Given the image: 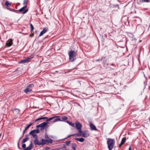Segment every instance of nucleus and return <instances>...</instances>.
I'll return each mask as SVG.
<instances>
[{
  "instance_id": "ea45409f",
  "label": "nucleus",
  "mask_w": 150,
  "mask_h": 150,
  "mask_svg": "<svg viewBox=\"0 0 150 150\" xmlns=\"http://www.w3.org/2000/svg\"><path fill=\"white\" fill-rule=\"evenodd\" d=\"M123 144H122V143L121 142L120 144L119 145V147H120Z\"/></svg>"
},
{
  "instance_id": "aec40b11",
  "label": "nucleus",
  "mask_w": 150,
  "mask_h": 150,
  "mask_svg": "<svg viewBox=\"0 0 150 150\" xmlns=\"http://www.w3.org/2000/svg\"><path fill=\"white\" fill-rule=\"evenodd\" d=\"M90 127H91V129L92 130H97L96 127L93 124H91Z\"/></svg>"
},
{
  "instance_id": "6ab92c4d",
  "label": "nucleus",
  "mask_w": 150,
  "mask_h": 150,
  "mask_svg": "<svg viewBox=\"0 0 150 150\" xmlns=\"http://www.w3.org/2000/svg\"><path fill=\"white\" fill-rule=\"evenodd\" d=\"M31 131L35 134H38L40 132V131L39 129V128H37V129L33 130H32Z\"/></svg>"
},
{
  "instance_id": "393cba45",
  "label": "nucleus",
  "mask_w": 150,
  "mask_h": 150,
  "mask_svg": "<svg viewBox=\"0 0 150 150\" xmlns=\"http://www.w3.org/2000/svg\"><path fill=\"white\" fill-rule=\"evenodd\" d=\"M28 0H24V2L23 3V5L24 6H26V7L27 6L28 4Z\"/></svg>"
},
{
  "instance_id": "a19ab883",
  "label": "nucleus",
  "mask_w": 150,
  "mask_h": 150,
  "mask_svg": "<svg viewBox=\"0 0 150 150\" xmlns=\"http://www.w3.org/2000/svg\"><path fill=\"white\" fill-rule=\"evenodd\" d=\"M132 147L131 146H129V150H132Z\"/></svg>"
},
{
  "instance_id": "9b49d317",
  "label": "nucleus",
  "mask_w": 150,
  "mask_h": 150,
  "mask_svg": "<svg viewBox=\"0 0 150 150\" xmlns=\"http://www.w3.org/2000/svg\"><path fill=\"white\" fill-rule=\"evenodd\" d=\"M33 142L35 145H41L40 142L38 141V137L35 139L33 140Z\"/></svg>"
},
{
  "instance_id": "58836bf2",
  "label": "nucleus",
  "mask_w": 150,
  "mask_h": 150,
  "mask_svg": "<svg viewBox=\"0 0 150 150\" xmlns=\"http://www.w3.org/2000/svg\"><path fill=\"white\" fill-rule=\"evenodd\" d=\"M71 136H72V134L69 135L66 138H68L70 137Z\"/></svg>"
},
{
  "instance_id": "7c9ffc66",
  "label": "nucleus",
  "mask_w": 150,
  "mask_h": 150,
  "mask_svg": "<svg viewBox=\"0 0 150 150\" xmlns=\"http://www.w3.org/2000/svg\"><path fill=\"white\" fill-rule=\"evenodd\" d=\"M33 124V123H30L29 125H27L26 127H25V130H26L28 129Z\"/></svg>"
},
{
  "instance_id": "4be33fe9",
  "label": "nucleus",
  "mask_w": 150,
  "mask_h": 150,
  "mask_svg": "<svg viewBox=\"0 0 150 150\" xmlns=\"http://www.w3.org/2000/svg\"><path fill=\"white\" fill-rule=\"evenodd\" d=\"M12 40H11L10 41H8L7 42L6 44L8 46H11L12 44Z\"/></svg>"
},
{
  "instance_id": "f3484780",
  "label": "nucleus",
  "mask_w": 150,
  "mask_h": 150,
  "mask_svg": "<svg viewBox=\"0 0 150 150\" xmlns=\"http://www.w3.org/2000/svg\"><path fill=\"white\" fill-rule=\"evenodd\" d=\"M76 147L77 145L75 143H73L71 144V148L73 150H76Z\"/></svg>"
},
{
  "instance_id": "dca6fc26",
  "label": "nucleus",
  "mask_w": 150,
  "mask_h": 150,
  "mask_svg": "<svg viewBox=\"0 0 150 150\" xmlns=\"http://www.w3.org/2000/svg\"><path fill=\"white\" fill-rule=\"evenodd\" d=\"M28 135H25V139H24L22 141V143H23L27 142V141H28L29 139V138L28 137Z\"/></svg>"
},
{
  "instance_id": "c85d7f7f",
  "label": "nucleus",
  "mask_w": 150,
  "mask_h": 150,
  "mask_svg": "<svg viewBox=\"0 0 150 150\" xmlns=\"http://www.w3.org/2000/svg\"><path fill=\"white\" fill-rule=\"evenodd\" d=\"M67 117L65 116H63L61 117V119L63 120H67Z\"/></svg>"
},
{
  "instance_id": "c03bdc74",
  "label": "nucleus",
  "mask_w": 150,
  "mask_h": 150,
  "mask_svg": "<svg viewBox=\"0 0 150 150\" xmlns=\"http://www.w3.org/2000/svg\"><path fill=\"white\" fill-rule=\"evenodd\" d=\"M114 64H110V65H114Z\"/></svg>"
},
{
  "instance_id": "2eb2a0df",
  "label": "nucleus",
  "mask_w": 150,
  "mask_h": 150,
  "mask_svg": "<svg viewBox=\"0 0 150 150\" xmlns=\"http://www.w3.org/2000/svg\"><path fill=\"white\" fill-rule=\"evenodd\" d=\"M75 139L77 141H78L80 142H83L85 140L83 138H75Z\"/></svg>"
},
{
  "instance_id": "a211bd4d",
  "label": "nucleus",
  "mask_w": 150,
  "mask_h": 150,
  "mask_svg": "<svg viewBox=\"0 0 150 150\" xmlns=\"http://www.w3.org/2000/svg\"><path fill=\"white\" fill-rule=\"evenodd\" d=\"M42 142H40L41 145H43L45 144H46L47 142V140L44 139H42Z\"/></svg>"
},
{
  "instance_id": "5701e85b",
  "label": "nucleus",
  "mask_w": 150,
  "mask_h": 150,
  "mask_svg": "<svg viewBox=\"0 0 150 150\" xmlns=\"http://www.w3.org/2000/svg\"><path fill=\"white\" fill-rule=\"evenodd\" d=\"M46 140H47V142L48 143H52V139L50 138H49H49L46 139Z\"/></svg>"
},
{
  "instance_id": "7ed1b4c3",
  "label": "nucleus",
  "mask_w": 150,
  "mask_h": 150,
  "mask_svg": "<svg viewBox=\"0 0 150 150\" xmlns=\"http://www.w3.org/2000/svg\"><path fill=\"white\" fill-rule=\"evenodd\" d=\"M48 124L47 122L45 121L37 125L36 127L38 128L40 127V130L42 132H43L45 129H47L48 127H46Z\"/></svg>"
},
{
  "instance_id": "49530a36",
  "label": "nucleus",
  "mask_w": 150,
  "mask_h": 150,
  "mask_svg": "<svg viewBox=\"0 0 150 150\" xmlns=\"http://www.w3.org/2000/svg\"><path fill=\"white\" fill-rule=\"evenodd\" d=\"M1 134H0V137H1Z\"/></svg>"
},
{
  "instance_id": "4c0bfd02",
  "label": "nucleus",
  "mask_w": 150,
  "mask_h": 150,
  "mask_svg": "<svg viewBox=\"0 0 150 150\" xmlns=\"http://www.w3.org/2000/svg\"><path fill=\"white\" fill-rule=\"evenodd\" d=\"M26 130H25V129L23 131V136H24V135L25 132V131Z\"/></svg>"
},
{
  "instance_id": "f704fd0d",
  "label": "nucleus",
  "mask_w": 150,
  "mask_h": 150,
  "mask_svg": "<svg viewBox=\"0 0 150 150\" xmlns=\"http://www.w3.org/2000/svg\"><path fill=\"white\" fill-rule=\"evenodd\" d=\"M22 147L24 150V149L26 148V144H23L22 145Z\"/></svg>"
},
{
  "instance_id": "79ce46f5",
  "label": "nucleus",
  "mask_w": 150,
  "mask_h": 150,
  "mask_svg": "<svg viewBox=\"0 0 150 150\" xmlns=\"http://www.w3.org/2000/svg\"><path fill=\"white\" fill-rule=\"evenodd\" d=\"M144 76L145 78L146 79V77L145 76V74H144Z\"/></svg>"
},
{
  "instance_id": "b1692460",
  "label": "nucleus",
  "mask_w": 150,
  "mask_h": 150,
  "mask_svg": "<svg viewBox=\"0 0 150 150\" xmlns=\"http://www.w3.org/2000/svg\"><path fill=\"white\" fill-rule=\"evenodd\" d=\"M67 122L70 125L73 127L75 126V124L74 123H72L71 122L67 121Z\"/></svg>"
},
{
  "instance_id": "f03ea898",
  "label": "nucleus",
  "mask_w": 150,
  "mask_h": 150,
  "mask_svg": "<svg viewBox=\"0 0 150 150\" xmlns=\"http://www.w3.org/2000/svg\"><path fill=\"white\" fill-rule=\"evenodd\" d=\"M68 54L70 60L71 62H73L76 59V56L77 53L75 51L71 50L69 52Z\"/></svg>"
},
{
  "instance_id": "ddd939ff",
  "label": "nucleus",
  "mask_w": 150,
  "mask_h": 150,
  "mask_svg": "<svg viewBox=\"0 0 150 150\" xmlns=\"http://www.w3.org/2000/svg\"><path fill=\"white\" fill-rule=\"evenodd\" d=\"M47 119V117H44L42 116H41V117L37 119H36L35 121L34 122H36L40 120H44Z\"/></svg>"
},
{
  "instance_id": "473e14b6",
  "label": "nucleus",
  "mask_w": 150,
  "mask_h": 150,
  "mask_svg": "<svg viewBox=\"0 0 150 150\" xmlns=\"http://www.w3.org/2000/svg\"><path fill=\"white\" fill-rule=\"evenodd\" d=\"M30 27L31 28V31H32L34 30V27L33 25L31 23L30 24Z\"/></svg>"
},
{
  "instance_id": "c756f323",
  "label": "nucleus",
  "mask_w": 150,
  "mask_h": 150,
  "mask_svg": "<svg viewBox=\"0 0 150 150\" xmlns=\"http://www.w3.org/2000/svg\"><path fill=\"white\" fill-rule=\"evenodd\" d=\"M5 4L7 6H9L11 5L8 1H6Z\"/></svg>"
},
{
  "instance_id": "f257e3e1",
  "label": "nucleus",
  "mask_w": 150,
  "mask_h": 150,
  "mask_svg": "<svg viewBox=\"0 0 150 150\" xmlns=\"http://www.w3.org/2000/svg\"><path fill=\"white\" fill-rule=\"evenodd\" d=\"M107 139L108 149L109 150H112L115 144V140L114 139L110 138H108Z\"/></svg>"
},
{
  "instance_id": "c9c22d12",
  "label": "nucleus",
  "mask_w": 150,
  "mask_h": 150,
  "mask_svg": "<svg viewBox=\"0 0 150 150\" xmlns=\"http://www.w3.org/2000/svg\"><path fill=\"white\" fill-rule=\"evenodd\" d=\"M144 86L145 87L144 88H145V87H146V86L147 85V82H146V81H144Z\"/></svg>"
},
{
  "instance_id": "cd10ccee",
  "label": "nucleus",
  "mask_w": 150,
  "mask_h": 150,
  "mask_svg": "<svg viewBox=\"0 0 150 150\" xmlns=\"http://www.w3.org/2000/svg\"><path fill=\"white\" fill-rule=\"evenodd\" d=\"M57 121H62V120H61L60 119V118H55L54 119V121H53V122H57Z\"/></svg>"
},
{
  "instance_id": "412c9836",
  "label": "nucleus",
  "mask_w": 150,
  "mask_h": 150,
  "mask_svg": "<svg viewBox=\"0 0 150 150\" xmlns=\"http://www.w3.org/2000/svg\"><path fill=\"white\" fill-rule=\"evenodd\" d=\"M58 117L59 116H55V117H50L49 119H47L46 121L47 122V123L48 124L49 121L51 120H52L54 118L56 117Z\"/></svg>"
},
{
  "instance_id": "72a5a7b5",
  "label": "nucleus",
  "mask_w": 150,
  "mask_h": 150,
  "mask_svg": "<svg viewBox=\"0 0 150 150\" xmlns=\"http://www.w3.org/2000/svg\"><path fill=\"white\" fill-rule=\"evenodd\" d=\"M45 138L46 139H47L48 138H49L46 132L45 133Z\"/></svg>"
},
{
  "instance_id": "20e7f679",
  "label": "nucleus",
  "mask_w": 150,
  "mask_h": 150,
  "mask_svg": "<svg viewBox=\"0 0 150 150\" xmlns=\"http://www.w3.org/2000/svg\"><path fill=\"white\" fill-rule=\"evenodd\" d=\"M34 87L33 84H31L27 86L26 88L24 90V92L28 94L29 92H30L33 87Z\"/></svg>"
},
{
  "instance_id": "9d476101",
  "label": "nucleus",
  "mask_w": 150,
  "mask_h": 150,
  "mask_svg": "<svg viewBox=\"0 0 150 150\" xmlns=\"http://www.w3.org/2000/svg\"><path fill=\"white\" fill-rule=\"evenodd\" d=\"M30 58H27L25 59H23L19 63H25L29 62L30 61Z\"/></svg>"
},
{
  "instance_id": "4468645a",
  "label": "nucleus",
  "mask_w": 150,
  "mask_h": 150,
  "mask_svg": "<svg viewBox=\"0 0 150 150\" xmlns=\"http://www.w3.org/2000/svg\"><path fill=\"white\" fill-rule=\"evenodd\" d=\"M29 134L30 135H32L33 136V138H34V139L38 137V136L36 134L34 133L31 131L29 133Z\"/></svg>"
},
{
  "instance_id": "f8f14e48",
  "label": "nucleus",
  "mask_w": 150,
  "mask_h": 150,
  "mask_svg": "<svg viewBox=\"0 0 150 150\" xmlns=\"http://www.w3.org/2000/svg\"><path fill=\"white\" fill-rule=\"evenodd\" d=\"M33 147V144L32 142H31L29 146L26 148L24 150H30Z\"/></svg>"
},
{
  "instance_id": "bb28decb",
  "label": "nucleus",
  "mask_w": 150,
  "mask_h": 150,
  "mask_svg": "<svg viewBox=\"0 0 150 150\" xmlns=\"http://www.w3.org/2000/svg\"><path fill=\"white\" fill-rule=\"evenodd\" d=\"M72 136H78L81 137V133H76L72 134Z\"/></svg>"
},
{
  "instance_id": "a878e982",
  "label": "nucleus",
  "mask_w": 150,
  "mask_h": 150,
  "mask_svg": "<svg viewBox=\"0 0 150 150\" xmlns=\"http://www.w3.org/2000/svg\"><path fill=\"white\" fill-rule=\"evenodd\" d=\"M126 137H123L121 141V143H122V144H124L125 142L126 141Z\"/></svg>"
},
{
  "instance_id": "0eeeda50",
  "label": "nucleus",
  "mask_w": 150,
  "mask_h": 150,
  "mask_svg": "<svg viewBox=\"0 0 150 150\" xmlns=\"http://www.w3.org/2000/svg\"><path fill=\"white\" fill-rule=\"evenodd\" d=\"M26 7H26V6H24V7L19 9L18 11L21 12H23V13L24 14L26 13L28 11V9H25Z\"/></svg>"
},
{
  "instance_id": "37998d69",
  "label": "nucleus",
  "mask_w": 150,
  "mask_h": 150,
  "mask_svg": "<svg viewBox=\"0 0 150 150\" xmlns=\"http://www.w3.org/2000/svg\"><path fill=\"white\" fill-rule=\"evenodd\" d=\"M23 134L22 135V137L20 138V139L22 138L23 137Z\"/></svg>"
},
{
  "instance_id": "1a4fd4ad",
  "label": "nucleus",
  "mask_w": 150,
  "mask_h": 150,
  "mask_svg": "<svg viewBox=\"0 0 150 150\" xmlns=\"http://www.w3.org/2000/svg\"><path fill=\"white\" fill-rule=\"evenodd\" d=\"M144 2H150V0H139L137 1V3L139 5H141L142 3Z\"/></svg>"
},
{
  "instance_id": "a18cd8bd",
  "label": "nucleus",
  "mask_w": 150,
  "mask_h": 150,
  "mask_svg": "<svg viewBox=\"0 0 150 150\" xmlns=\"http://www.w3.org/2000/svg\"><path fill=\"white\" fill-rule=\"evenodd\" d=\"M15 11H18L17 10H15Z\"/></svg>"
},
{
  "instance_id": "423d86ee",
  "label": "nucleus",
  "mask_w": 150,
  "mask_h": 150,
  "mask_svg": "<svg viewBox=\"0 0 150 150\" xmlns=\"http://www.w3.org/2000/svg\"><path fill=\"white\" fill-rule=\"evenodd\" d=\"M81 136L83 137H87L90 135V134L89 132L87 130H85L82 131L81 133Z\"/></svg>"
},
{
  "instance_id": "39448f33",
  "label": "nucleus",
  "mask_w": 150,
  "mask_h": 150,
  "mask_svg": "<svg viewBox=\"0 0 150 150\" xmlns=\"http://www.w3.org/2000/svg\"><path fill=\"white\" fill-rule=\"evenodd\" d=\"M75 124L76 128L78 130L79 133H81L82 125L78 121H76Z\"/></svg>"
},
{
  "instance_id": "2f4dec72",
  "label": "nucleus",
  "mask_w": 150,
  "mask_h": 150,
  "mask_svg": "<svg viewBox=\"0 0 150 150\" xmlns=\"http://www.w3.org/2000/svg\"><path fill=\"white\" fill-rule=\"evenodd\" d=\"M71 141H66L65 142L66 145L67 146H68L70 144Z\"/></svg>"
},
{
  "instance_id": "6e6552de",
  "label": "nucleus",
  "mask_w": 150,
  "mask_h": 150,
  "mask_svg": "<svg viewBox=\"0 0 150 150\" xmlns=\"http://www.w3.org/2000/svg\"><path fill=\"white\" fill-rule=\"evenodd\" d=\"M48 28H47L46 27L43 28L42 30L41 31L39 35V37L41 36L45 33L47 32L48 31Z\"/></svg>"
},
{
  "instance_id": "e433bc0d",
  "label": "nucleus",
  "mask_w": 150,
  "mask_h": 150,
  "mask_svg": "<svg viewBox=\"0 0 150 150\" xmlns=\"http://www.w3.org/2000/svg\"><path fill=\"white\" fill-rule=\"evenodd\" d=\"M102 58H101V59H96V62H98V61H102Z\"/></svg>"
}]
</instances>
